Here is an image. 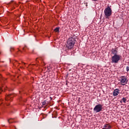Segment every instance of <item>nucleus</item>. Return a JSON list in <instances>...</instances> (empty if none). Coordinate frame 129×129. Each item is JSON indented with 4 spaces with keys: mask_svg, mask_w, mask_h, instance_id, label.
Segmentation results:
<instances>
[{
    "mask_svg": "<svg viewBox=\"0 0 129 129\" xmlns=\"http://www.w3.org/2000/svg\"><path fill=\"white\" fill-rule=\"evenodd\" d=\"M6 105H10V103H4V100L3 99H0V106H6Z\"/></svg>",
    "mask_w": 129,
    "mask_h": 129,
    "instance_id": "7",
    "label": "nucleus"
},
{
    "mask_svg": "<svg viewBox=\"0 0 129 129\" xmlns=\"http://www.w3.org/2000/svg\"><path fill=\"white\" fill-rule=\"evenodd\" d=\"M93 2H97L98 0H92Z\"/></svg>",
    "mask_w": 129,
    "mask_h": 129,
    "instance_id": "21",
    "label": "nucleus"
},
{
    "mask_svg": "<svg viewBox=\"0 0 129 129\" xmlns=\"http://www.w3.org/2000/svg\"><path fill=\"white\" fill-rule=\"evenodd\" d=\"M19 100L20 102L23 101V102H26L27 101V99H24L22 98V97H21V96H19Z\"/></svg>",
    "mask_w": 129,
    "mask_h": 129,
    "instance_id": "12",
    "label": "nucleus"
},
{
    "mask_svg": "<svg viewBox=\"0 0 129 129\" xmlns=\"http://www.w3.org/2000/svg\"><path fill=\"white\" fill-rule=\"evenodd\" d=\"M121 58V55H114L111 57V63H118V61L120 60Z\"/></svg>",
    "mask_w": 129,
    "mask_h": 129,
    "instance_id": "3",
    "label": "nucleus"
},
{
    "mask_svg": "<svg viewBox=\"0 0 129 129\" xmlns=\"http://www.w3.org/2000/svg\"><path fill=\"white\" fill-rule=\"evenodd\" d=\"M13 50H14V47H12V48H11L10 51L12 52V51H13Z\"/></svg>",
    "mask_w": 129,
    "mask_h": 129,
    "instance_id": "20",
    "label": "nucleus"
},
{
    "mask_svg": "<svg viewBox=\"0 0 129 129\" xmlns=\"http://www.w3.org/2000/svg\"><path fill=\"white\" fill-rule=\"evenodd\" d=\"M49 98L50 99V100H52V97H50Z\"/></svg>",
    "mask_w": 129,
    "mask_h": 129,
    "instance_id": "26",
    "label": "nucleus"
},
{
    "mask_svg": "<svg viewBox=\"0 0 129 129\" xmlns=\"http://www.w3.org/2000/svg\"><path fill=\"white\" fill-rule=\"evenodd\" d=\"M103 106L102 105L98 104L95 106L93 110L96 113H97V112H100V111H102V109H103Z\"/></svg>",
    "mask_w": 129,
    "mask_h": 129,
    "instance_id": "4",
    "label": "nucleus"
},
{
    "mask_svg": "<svg viewBox=\"0 0 129 129\" xmlns=\"http://www.w3.org/2000/svg\"><path fill=\"white\" fill-rule=\"evenodd\" d=\"M47 104H48V101L46 100H44L43 102H42V105L43 106L47 105Z\"/></svg>",
    "mask_w": 129,
    "mask_h": 129,
    "instance_id": "15",
    "label": "nucleus"
},
{
    "mask_svg": "<svg viewBox=\"0 0 129 129\" xmlns=\"http://www.w3.org/2000/svg\"><path fill=\"white\" fill-rule=\"evenodd\" d=\"M120 103H122V101H120Z\"/></svg>",
    "mask_w": 129,
    "mask_h": 129,
    "instance_id": "27",
    "label": "nucleus"
},
{
    "mask_svg": "<svg viewBox=\"0 0 129 129\" xmlns=\"http://www.w3.org/2000/svg\"><path fill=\"white\" fill-rule=\"evenodd\" d=\"M13 97H14V95L11 94L10 95H8L7 96H6L5 97V100H6V101H12V100H13Z\"/></svg>",
    "mask_w": 129,
    "mask_h": 129,
    "instance_id": "6",
    "label": "nucleus"
},
{
    "mask_svg": "<svg viewBox=\"0 0 129 129\" xmlns=\"http://www.w3.org/2000/svg\"><path fill=\"white\" fill-rule=\"evenodd\" d=\"M119 90L118 89H116L113 92V96H117L118 95V93H119Z\"/></svg>",
    "mask_w": 129,
    "mask_h": 129,
    "instance_id": "9",
    "label": "nucleus"
},
{
    "mask_svg": "<svg viewBox=\"0 0 129 129\" xmlns=\"http://www.w3.org/2000/svg\"><path fill=\"white\" fill-rule=\"evenodd\" d=\"M13 119H9L8 120V122H9V123H13V122H14V121H13Z\"/></svg>",
    "mask_w": 129,
    "mask_h": 129,
    "instance_id": "17",
    "label": "nucleus"
},
{
    "mask_svg": "<svg viewBox=\"0 0 129 129\" xmlns=\"http://www.w3.org/2000/svg\"><path fill=\"white\" fill-rule=\"evenodd\" d=\"M111 52L112 55H117V49L116 48H112Z\"/></svg>",
    "mask_w": 129,
    "mask_h": 129,
    "instance_id": "10",
    "label": "nucleus"
},
{
    "mask_svg": "<svg viewBox=\"0 0 129 129\" xmlns=\"http://www.w3.org/2000/svg\"><path fill=\"white\" fill-rule=\"evenodd\" d=\"M103 128L104 129H110V128H111V126L107 124H105L104 125Z\"/></svg>",
    "mask_w": 129,
    "mask_h": 129,
    "instance_id": "11",
    "label": "nucleus"
},
{
    "mask_svg": "<svg viewBox=\"0 0 129 129\" xmlns=\"http://www.w3.org/2000/svg\"><path fill=\"white\" fill-rule=\"evenodd\" d=\"M59 30L60 27H56L55 29H54V31L55 32V33H59Z\"/></svg>",
    "mask_w": 129,
    "mask_h": 129,
    "instance_id": "14",
    "label": "nucleus"
},
{
    "mask_svg": "<svg viewBox=\"0 0 129 129\" xmlns=\"http://www.w3.org/2000/svg\"><path fill=\"white\" fill-rule=\"evenodd\" d=\"M86 7H87V4L86 5Z\"/></svg>",
    "mask_w": 129,
    "mask_h": 129,
    "instance_id": "30",
    "label": "nucleus"
},
{
    "mask_svg": "<svg viewBox=\"0 0 129 129\" xmlns=\"http://www.w3.org/2000/svg\"><path fill=\"white\" fill-rule=\"evenodd\" d=\"M2 53V52L1 51V50H0V54H1Z\"/></svg>",
    "mask_w": 129,
    "mask_h": 129,
    "instance_id": "29",
    "label": "nucleus"
},
{
    "mask_svg": "<svg viewBox=\"0 0 129 129\" xmlns=\"http://www.w3.org/2000/svg\"><path fill=\"white\" fill-rule=\"evenodd\" d=\"M121 78V81H120V84L121 85H125L128 81V80L124 77V76H121L120 77Z\"/></svg>",
    "mask_w": 129,
    "mask_h": 129,
    "instance_id": "5",
    "label": "nucleus"
},
{
    "mask_svg": "<svg viewBox=\"0 0 129 129\" xmlns=\"http://www.w3.org/2000/svg\"><path fill=\"white\" fill-rule=\"evenodd\" d=\"M6 89L5 86H2L0 87V94L2 93V91H4V90Z\"/></svg>",
    "mask_w": 129,
    "mask_h": 129,
    "instance_id": "13",
    "label": "nucleus"
},
{
    "mask_svg": "<svg viewBox=\"0 0 129 129\" xmlns=\"http://www.w3.org/2000/svg\"><path fill=\"white\" fill-rule=\"evenodd\" d=\"M22 64H24V65H26V63L25 62H22Z\"/></svg>",
    "mask_w": 129,
    "mask_h": 129,
    "instance_id": "24",
    "label": "nucleus"
},
{
    "mask_svg": "<svg viewBox=\"0 0 129 129\" xmlns=\"http://www.w3.org/2000/svg\"><path fill=\"white\" fill-rule=\"evenodd\" d=\"M26 49V47H24L23 48V50H25Z\"/></svg>",
    "mask_w": 129,
    "mask_h": 129,
    "instance_id": "22",
    "label": "nucleus"
},
{
    "mask_svg": "<svg viewBox=\"0 0 129 129\" xmlns=\"http://www.w3.org/2000/svg\"><path fill=\"white\" fill-rule=\"evenodd\" d=\"M126 69L127 72H128V71H129V67L127 66Z\"/></svg>",
    "mask_w": 129,
    "mask_h": 129,
    "instance_id": "19",
    "label": "nucleus"
},
{
    "mask_svg": "<svg viewBox=\"0 0 129 129\" xmlns=\"http://www.w3.org/2000/svg\"><path fill=\"white\" fill-rule=\"evenodd\" d=\"M122 100L124 103H126V98H122Z\"/></svg>",
    "mask_w": 129,
    "mask_h": 129,
    "instance_id": "18",
    "label": "nucleus"
},
{
    "mask_svg": "<svg viewBox=\"0 0 129 129\" xmlns=\"http://www.w3.org/2000/svg\"><path fill=\"white\" fill-rule=\"evenodd\" d=\"M82 5H85V4H83V3H82Z\"/></svg>",
    "mask_w": 129,
    "mask_h": 129,
    "instance_id": "28",
    "label": "nucleus"
},
{
    "mask_svg": "<svg viewBox=\"0 0 129 129\" xmlns=\"http://www.w3.org/2000/svg\"><path fill=\"white\" fill-rule=\"evenodd\" d=\"M19 52H20V53H22V51H21L20 50H19Z\"/></svg>",
    "mask_w": 129,
    "mask_h": 129,
    "instance_id": "23",
    "label": "nucleus"
},
{
    "mask_svg": "<svg viewBox=\"0 0 129 129\" xmlns=\"http://www.w3.org/2000/svg\"><path fill=\"white\" fill-rule=\"evenodd\" d=\"M19 93H20V94H22V92L19 91Z\"/></svg>",
    "mask_w": 129,
    "mask_h": 129,
    "instance_id": "25",
    "label": "nucleus"
},
{
    "mask_svg": "<svg viewBox=\"0 0 129 129\" xmlns=\"http://www.w3.org/2000/svg\"><path fill=\"white\" fill-rule=\"evenodd\" d=\"M20 63H18V61H16L14 63V66H15V67H17V66H19V65H20Z\"/></svg>",
    "mask_w": 129,
    "mask_h": 129,
    "instance_id": "16",
    "label": "nucleus"
},
{
    "mask_svg": "<svg viewBox=\"0 0 129 129\" xmlns=\"http://www.w3.org/2000/svg\"><path fill=\"white\" fill-rule=\"evenodd\" d=\"M105 17L106 19H109V17L112 15V10L111 8L108 6L104 10Z\"/></svg>",
    "mask_w": 129,
    "mask_h": 129,
    "instance_id": "2",
    "label": "nucleus"
},
{
    "mask_svg": "<svg viewBox=\"0 0 129 129\" xmlns=\"http://www.w3.org/2000/svg\"><path fill=\"white\" fill-rule=\"evenodd\" d=\"M7 80V79L4 78L3 76H2V75L0 74V83L1 84H3V83H6V81Z\"/></svg>",
    "mask_w": 129,
    "mask_h": 129,
    "instance_id": "8",
    "label": "nucleus"
},
{
    "mask_svg": "<svg viewBox=\"0 0 129 129\" xmlns=\"http://www.w3.org/2000/svg\"><path fill=\"white\" fill-rule=\"evenodd\" d=\"M75 38L73 37L68 39L66 44V48L68 50H70V49H72V48L74 47V45H75Z\"/></svg>",
    "mask_w": 129,
    "mask_h": 129,
    "instance_id": "1",
    "label": "nucleus"
}]
</instances>
